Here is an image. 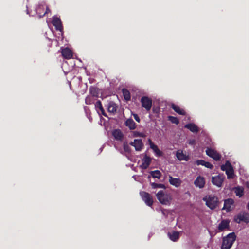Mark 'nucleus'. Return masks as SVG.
I'll list each match as a JSON object with an SVG mask.
<instances>
[{"mask_svg": "<svg viewBox=\"0 0 249 249\" xmlns=\"http://www.w3.org/2000/svg\"><path fill=\"white\" fill-rule=\"evenodd\" d=\"M236 236L234 232H231L223 238L221 249H230L236 240Z\"/></svg>", "mask_w": 249, "mask_h": 249, "instance_id": "1", "label": "nucleus"}, {"mask_svg": "<svg viewBox=\"0 0 249 249\" xmlns=\"http://www.w3.org/2000/svg\"><path fill=\"white\" fill-rule=\"evenodd\" d=\"M156 197L159 202L163 205H170L172 198L170 194H167L163 190L159 191L156 194Z\"/></svg>", "mask_w": 249, "mask_h": 249, "instance_id": "2", "label": "nucleus"}, {"mask_svg": "<svg viewBox=\"0 0 249 249\" xmlns=\"http://www.w3.org/2000/svg\"><path fill=\"white\" fill-rule=\"evenodd\" d=\"M203 200L206 201V205L211 210L216 208L219 203L218 198L213 195H209L207 198L204 197Z\"/></svg>", "mask_w": 249, "mask_h": 249, "instance_id": "3", "label": "nucleus"}, {"mask_svg": "<svg viewBox=\"0 0 249 249\" xmlns=\"http://www.w3.org/2000/svg\"><path fill=\"white\" fill-rule=\"evenodd\" d=\"M36 12L39 18H41L45 15L50 13L51 10L45 4H41L37 7Z\"/></svg>", "mask_w": 249, "mask_h": 249, "instance_id": "4", "label": "nucleus"}, {"mask_svg": "<svg viewBox=\"0 0 249 249\" xmlns=\"http://www.w3.org/2000/svg\"><path fill=\"white\" fill-rule=\"evenodd\" d=\"M142 200L148 206H151L153 204V200L150 194L145 191H141L140 193Z\"/></svg>", "mask_w": 249, "mask_h": 249, "instance_id": "5", "label": "nucleus"}, {"mask_svg": "<svg viewBox=\"0 0 249 249\" xmlns=\"http://www.w3.org/2000/svg\"><path fill=\"white\" fill-rule=\"evenodd\" d=\"M234 220L237 223H240L242 221L247 223H249V213H240L234 217Z\"/></svg>", "mask_w": 249, "mask_h": 249, "instance_id": "6", "label": "nucleus"}, {"mask_svg": "<svg viewBox=\"0 0 249 249\" xmlns=\"http://www.w3.org/2000/svg\"><path fill=\"white\" fill-rule=\"evenodd\" d=\"M206 153L208 156L213 158L215 161H220L221 160V155L214 149L207 148L206 150Z\"/></svg>", "mask_w": 249, "mask_h": 249, "instance_id": "7", "label": "nucleus"}, {"mask_svg": "<svg viewBox=\"0 0 249 249\" xmlns=\"http://www.w3.org/2000/svg\"><path fill=\"white\" fill-rule=\"evenodd\" d=\"M142 107L144 108L147 111H149L152 107V100L146 96H143L141 100Z\"/></svg>", "mask_w": 249, "mask_h": 249, "instance_id": "8", "label": "nucleus"}, {"mask_svg": "<svg viewBox=\"0 0 249 249\" xmlns=\"http://www.w3.org/2000/svg\"><path fill=\"white\" fill-rule=\"evenodd\" d=\"M224 179V177L223 176L218 175L216 176L212 177V182L213 185H216L218 187H220L223 182Z\"/></svg>", "mask_w": 249, "mask_h": 249, "instance_id": "9", "label": "nucleus"}, {"mask_svg": "<svg viewBox=\"0 0 249 249\" xmlns=\"http://www.w3.org/2000/svg\"><path fill=\"white\" fill-rule=\"evenodd\" d=\"M52 23L53 25L55 26L56 30L59 31H62L63 30V25L62 22L60 19L57 17H53Z\"/></svg>", "mask_w": 249, "mask_h": 249, "instance_id": "10", "label": "nucleus"}, {"mask_svg": "<svg viewBox=\"0 0 249 249\" xmlns=\"http://www.w3.org/2000/svg\"><path fill=\"white\" fill-rule=\"evenodd\" d=\"M61 54L63 57L66 59H71L73 56L72 52L68 47L62 49Z\"/></svg>", "mask_w": 249, "mask_h": 249, "instance_id": "11", "label": "nucleus"}, {"mask_svg": "<svg viewBox=\"0 0 249 249\" xmlns=\"http://www.w3.org/2000/svg\"><path fill=\"white\" fill-rule=\"evenodd\" d=\"M130 144L135 147L136 151H141L143 146L141 139H135L134 142H131Z\"/></svg>", "mask_w": 249, "mask_h": 249, "instance_id": "12", "label": "nucleus"}, {"mask_svg": "<svg viewBox=\"0 0 249 249\" xmlns=\"http://www.w3.org/2000/svg\"><path fill=\"white\" fill-rule=\"evenodd\" d=\"M142 164L141 167L143 169H146L151 162V159L150 157L145 155L142 160Z\"/></svg>", "mask_w": 249, "mask_h": 249, "instance_id": "13", "label": "nucleus"}, {"mask_svg": "<svg viewBox=\"0 0 249 249\" xmlns=\"http://www.w3.org/2000/svg\"><path fill=\"white\" fill-rule=\"evenodd\" d=\"M234 202V200L231 198L225 200L222 210H226L227 212L231 211V206L233 205Z\"/></svg>", "mask_w": 249, "mask_h": 249, "instance_id": "14", "label": "nucleus"}, {"mask_svg": "<svg viewBox=\"0 0 249 249\" xmlns=\"http://www.w3.org/2000/svg\"><path fill=\"white\" fill-rule=\"evenodd\" d=\"M169 182L170 184L176 187L180 186L182 183V181L179 178H174L170 176L169 177Z\"/></svg>", "mask_w": 249, "mask_h": 249, "instance_id": "15", "label": "nucleus"}, {"mask_svg": "<svg viewBox=\"0 0 249 249\" xmlns=\"http://www.w3.org/2000/svg\"><path fill=\"white\" fill-rule=\"evenodd\" d=\"M205 183V179L203 177L198 176L195 180L194 184L196 186L199 187L200 188L204 187Z\"/></svg>", "mask_w": 249, "mask_h": 249, "instance_id": "16", "label": "nucleus"}, {"mask_svg": "<svg viewBox=\"0 0 249 249\" xmlns=\"http://www.w3.org/2000/svg\"><path fill=\"white\" fill-rule=\"evenodd\" d=\"M95 107L99 113L100 111L102 115L106 116V114L102 106V103L100 100H98L95 103Z\"/></svg>", "mask_w": 249, "mask_h": 249, "instance_id": "17", "label": "nucleus"}, {"mask_svg": "<svg viewBox=\"0 0 249 249\" xmlns=\"http://www.w3.org/2000/svg\"><path fill=\"white\" fill-rule=\"evenodd\" d=\"M112 135L114 138L119 141L123 139L124 135L120 129H115L112 131Z\"/></svg>", "mask_w": 249, "mask_h": 249, "instance_id": "18", "label": "nucleus"}, {"mask_svg": "<svg viewBox=\"0 0 249 249\" xmlns=\"http://www.w3.org/2000/svg\"><path fill=\"white\" fill-rule=\"evenodd\" d=\"M177 158L180 161L189 160V157L183 153L182 151L178 150L176 153Z\"/></svg>", "mask_w": 249, "mask_h": 249, "instance_id": "19", "label": "nucleus"}, {"mask_svg": "<svg viewBox=\"0 0 249 249\" xmlns=\"http://www.w3.org/2000/svg\"><path fill=\"white\" fill-rule=\"evenodd\" d=\"M125 125L130 130H134L136 127V124L131 118L128 119L125 122Z\"/></svg>", "mask_w": 249, "mask_h": 249, "instance_id": "20", "label": "nucleus"}, {"mask_svg": "<svg viewBox=\"0 0 249 249\" xmlns=\"http://www.w3.org/2000/svg\"><path fill=\"white\" fill-rule=\"evenodd\" d=\"M185 127L194 133H197L199 131L198 127L193 123H189L186 124L185 125Z\"/></svg>", "mask_w": 249, "mask_h": 249, "instance_id": "21", "label": "nucleus"}, {"mask_svg": "<svg viewBox=\"0 0 249 249\" xmlns=\"http://www.w3.org/2000/svg\"><path fill=\"white\" fill-rule=\"evenodd\" d=\"M196 164L197 165H202L205 167L212 169L213 168V165L209 162L205 161L202 160H198L196 161Z\"/></svg>", "mask_w": 249, "mask_h": 249, "instance_id": "22", "label": "nucleus"}, {"mask_svg": "<svg viewBox=\"0 0 249 249\" xmlns=\"http://www.w3.org/2000/svg\"><path fill=\"white\" fill-rule=\"evenodd\" d=\"M168 235L169 238L173 241H177L179 237V233L178 231H173L172 232H168Z\"/></svg>", "mask_w": 249, "mask_h": 249, "instance_id": "23", "label": "nucleus"}, {"mask_svg": "<svg viewBox=\"0 0 249 249\" xmlns=\"http://www.w3.org/2000/svg\"><path fill=\"white\" fill-rule=\"evenodd\" d=\"M171 108L177 113L180 115H185L186 114L185 111L180 108V107L177 105L173 104L171 106Z\"/></svg>", "mask_w": 249, "mask_h": 249, "instance_id": "24", "label": "nucleus"}, {"mask_svg": "<svg viewBox=\"0 0 249 249\" xmlns=\"http://www.w3.org/2000/svg\"><path fill=\"white\" fill-rule=\"evenodd\" d=\"M229 226V222L226 220H223L218 225V230L220 231H223Z\"/></svg>", "mask_w": 249, "mask_h": 249, "instance_id": "25", "label": "nucleus"}, {"mask_svg": "<svg viewBox=\"0 0 249 249\" xmlns=\"http://www.w3.org/2000/svg\"><path fill=\"white\" fill-rule=\"evenodd\" d=\"M90 93L92 96H93L95 98H97L99 97V89L95 87H91L90 88Z\"/></svg>", "mask_w": 249, "mask_h": 249, "instance_id": "26", "label": "nucleus"}, {"mask_svg": "<svg viewBox=\"0 0 249 249\" xmlns=\"http://www.w3.org/2000/svg\"><path fill=\"white\" fill-rule=\"evenodd\" d=\"M96 98L92 96H88L85 98V103L87 105H91L95 103Z\"/></svg>", "mask_w": 249, "mask_h": 249, "instance_id": "27", "label": "nucleus"}, {"mask_svg": "<svg viewBox=\"0 0 249 249\" xmlns=\"http://www.w3.org/2000/svg\"><path fill=\"white\" fill-rule=\"evenodd\" d=\"M226 174L227 175L228 178L231 179L234 178V171L232 166L230 168H228V170L226 171Z\"/></svg>", "mask_w": 249, "mask_h": 249, "instance_id": "28", "label": "nucleus"}, {"mask_svg": "<svg viewBox=\"0 0 249 249\" xmlns=\"http://www.w3.org/2000/svg\"><path fill=\"white\" fill-rule=\"evenodd\" d=\"M117 110V107L114 103H110L108 106V111L111 113H114Z\"/></svg>", "mask_w": 249, "mask_h": 249, "instance_id": "29", "label": "nucleus"}, {"mask_svg": "<svg viewBox=\"0 0 249 249\" xmlns=\"http://www.w3.org/2000/svg\"><path fill=\"white\" fill-rule=\"evenodd\" d=\"M122 92H123L124 97L126 100L128 101L130 99V98H131L130 94L129 91L127 89H122Z\"/></svg>", "mask_w": 249, "mask_h": 249, "instance_id": "30", "label": "nucleus"}, {"mask_svg": "<svg viewBox=\"0 0 249 249\" xmlns=\"http://www.w3.org/2000/svg\"><path fill=\"white\" fill-rule=\"evenodd\" d=\"M151 176L154 178H160L161 177V173L159 170H155L150 172Z\"/></svg>", "mask_w": 249, "mask_h": 249, "instance_id": "31", "label": "nucleus"}, {"mask_svg": "<svg viewBox=\"0 0 249 249\" xmlns=\"http://www.w3.org/2000/svg\"><path fill=\"white\" fill-rule=\"evenodd\" d=\"M235 193L237 196L241 197L243 195V189L239 187H235Z\"/></svg>", "mask_w": 249, "mask_h": 249, "instance_id": "32", "label": "nucleus"}, {"mask_svg": "<svg viewBox=\"0 0 249 249\" xmlns=\"http://www.w3.org/2000/svg\"><path fill=\"white\" fill-rule=\"evenodd\" d=\"M232 166L229 161H226L225 164H223L221 166V169L223 171H226L228 170V168H230Z\"/></svg>", "mask_w": 249, "mask_h": 249, "instance_id": "33", "label": "nucleus"}, {"mask_svg": "<svg viewBox=\"0 0 249 249\" xmlns=\"http://www.w3.org/2000/svg\"><path fill=\"white\" fill-rule=\"evenodd\" d=\"M151 186L153 188H160L165 189V186L163 184L153 182L151 183Z\"/></svg>", "mask_w": 249, "mask_h": 249, "instance_id": "34", "label": "nucleus"}, {"mask_svg": "<svg viewBox=\"0 0 249 249\" xmlns=\"http://www.w3.org/2000/svg\"><path fill=\"white\" fill-rule=\"evenodd\" d=\"M168 120L171 121L173 124H178L179 123L178 119L177 117H174V116H169L168 117Z\"/></svg>", "mask_w": 249, "mask_h": 249, "instance_id": "35", "label": "nucleus"}, {"mask_svg": "<svg viewBox=\"0 0 249 249\" xmlns=\"http://www.w3.org/2000/svg\"><path fill=\"white\" fill-rule=\"evenodd\" d=\"M123 148L126 152L130 153L131 152V148L127 142L124 143Z\"/></svg>", "mask_w": 249, "mask_h": 249, "instance_id": "36", "label": "nucleus"}, {"mask_svg": "<svg viewBox=\"0 0 249 249\" xmlns=\"http://www.w3.org/2000/svg\"><path fill=\"white\" fill-rule=\"evenodd\" d=\"M149 144L150 146V148L152 149L154 151H156V150H158V146L155 145L150 139H149Z\"/></svg>", "mask_w": 249, "mask_h": 249, "instance_id": "37", "label": "nucleus"}, {"mask_svg": "<svg viewBox=\"0 0 249 249\" xmlns=\"http://www.w3.org/2000/svg\"><path fill=\"white\" fill-rule=\"evenodd\" d=\"M133 136L134 137H144V134L142 133H140L139 132H138V131H134L133 132Z\"/></svg>", "mask_w": 249, "mask_h": 249, "instance_id": "38", "label": "nucleus"}, {"mask_svg": "<svg viewBox=\"0 0 249 249\" xmlns=\"http://www.w3.org/2000/svg\"><path fill=\"white\" fill-rule=\"evenodd\" d=\"M133 116L134 117V118L137 122H140V119L139 116L137 114H133Z\"/></svg>", "mask_w": 249, "mask_h": 249, "instance_id": "39", "label": "nucleus"}, {"mask_svg": "<svg viewBox=\"0 0 249 249\" xmlns=\"http://www.w3.org/2000/svg\"><path fill=\"white\" fill-rule=\"evenodd\" d=\"M156 154L158 156H161V152L158 148V150H156V151H154Z\"/></svg>", "mask_w": 249, "mask_h": 249, "instance_id": "40", "label": "nucleus"}, {"mask_svg": "<svg viewBox=\"0 0 249 249\" xmlns=\"http://www.w3.org/2000/svg\"><path fill=\"white\" fill-rule=\"evenodd\" d=\"M246 186L248 188H249V182L247 183Z\"/></svg>", "mask_w": 249, "mask_h": 249, "instance_id": "41", "label": "nucleus"}, {"mask_svg": "<svg viewBox=\"0 0 249 249\" xmlns=\"http://www.w3.org/2000/svg\"><path fill=\"white\" fill-rule=\"evenodd\" d=\"M247 208H248V209L249 210V202L248 203V205H247Z\"/></svg>", "mask_w": 249, "mask_h": 249, "instance_id": "42", "label": "nucleus"}, {"mask_svg": "<svg viewBox=\"0 0 249 249\" xmlns=\"http://www.w3.org/2000/svg\"><path fill=\"white\" fill-rule=\"evenodd\" d=\"M40 11V12H43V13H44V10H43L42 9H41Z\"/></svg>", "mask_w": 249, "mask_h": 249, "instance_id": "43", "label": "nucleus"}]
</instances>
